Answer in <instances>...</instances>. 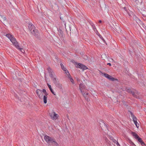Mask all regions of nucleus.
<instances>
[{
    "label": "nucleus",
    "instance_id": "1",
    "mask_svg": "<svg viewBox=\"0 0 146 146\" xmlns=\"http://www.w3.org/2000/svg\"><path fill=\"white\" fill-rule=\"evenodd\" d=\"M5 36L10 39L13 45H14L16 48H18L19 46L18 45L17 42L12 35L10 34H7Z\"/></svg>",
    "mask_w": 146,
    "mask_h": 146
},
{
    "label": "nucleus",
    "instance_id": "2",
    "mask_svg": "<svg viewBox=\"0 0 146 146\" xmlns=\"http://www.w3.org/2000/svg\"><path fill=\"white\" fill-rule=\"evenodd\" d=\"M28 27L29 31L32 34L35 36H38V33L37 30L35 29L34 25L32 24H29Z\"/></svg>",
    "mask_w": 146,
    "mask_h": 146
},
{
    "label": "nucleus",
    "instance_id": "3",
    "mask_svg": "<svg viewBox=\"0 0 146 146\" xmlns=\"http://www.w3.org/2000/svg\"><path fill=\"white\" fill-rule=\"evenodd\" d=\"M48 70L50 74L49 76L52 78L53 82L57 79L54 73L50 68H48Z\"/></svg>",
    "mask_w": 146,
    "mask_h": 146
},
{
    "label": "nucleus",
    "instance_id": "4",
    "mask_svg": "<svg viewBox=\"0 0 146 146\" xmlns=\"http://www.w3.org/2000/svg\"><path fill=\"white\" fill-rule=\"evenodd\" d=\"M131 134L134 137L135 139H137L138 141L141 143L142 145H144L145 146V144L143 141L139 137V136L136 133L132 132H131Z\"/></svg>",
    "mask_w": 146,
    "mask_h": 146
},
{
    "label": "nucleus",
    "instance_id": "5",
    "mask_svg": "<svg viewBox=\"0 0 146 146\" xmlns=\"http://www.w3.org/2000/svg\"><path fill=\"white\" fill-rule=\"evenodd\" d=\"M127 91L132 94L133 96L135 98H137L138 95V92L135 90H132L130 89H127L126 90Z\"/></svg>",
    "mask_w": 146,
    "mask_h": 146
},
{
    "label": "nucleus",
    "instance_id": "6",
    "mask_svg": "<svg viewBox=\"0 0 146 146\" xmlns=\"http://www.w3.org/2000/svg\"><path fill=\"white\" fill-rule=\"evenodd\" d=\"M50 114L51 119L53 120L57 119L58 116V114H56L55 112L53 111L52 113H50Z\"/></svg>",
    "mask_w": 146,
    "mask_h": 146
},
{
    "label": "nucleus",
    "instance_id": "7",
    "mask_svg": "<svg viewBox=\"0 0 146 146\" xmlns=\"http://www.w3.org/2000/svg\"><path fill=\"white\" fill-rule=\"evenodd\" d=\"M53 82L56 86L60 89L62 88V85L59 82L58 79H56V80L54 81Z\"/></svg>",
    "mask_w": 146,
    "mask_h": 146
},
{
    "label": "nucleus",
    "instance_id": "8",
    "mask_svg": "<svg viewBox=\"0 0 146 146\" xmlns=\"http://www.w3.org/2000/svg\"><path fill=\"white\" fill-rule=\"evenodd\" d=\"M36 93L40 98L41 99L42 98L43 95L42 94V93L41 90L37 89L36 90Z\"/></svg>",
    "mask_w": 146,
    "mask_h": 146
},
{
    "label": "nucleus",
    "instance_id": "9",
    "mask_svg": "<svg viewBox=\"0 0 146 146\" xmlns=\"http://www.w3.org/2000/svg\"><path fill=\"white\" fill-rule=\"evenodd\" d=\"M131 117H132V118L133 119V121L134 123V124H135L136 127L137 128H138L139 127V124L137 122V118L133 115H132Z\"/></svg>",
    "mask_w": 146,
    "mask_h": 146
},
{
    "label": "nucleus",
    "instance_id": "10",
    "mask_svg": "<svg viewBox=\"0 0 146 146\" xmlns=\"http://www.w3.org/2000/svg\"><path fill=\"white\" fill-rule=\"evenodd\" d=\"M44 139L48 143H51L53 140L52 138L47 135H46L44 136Z\"/></svg>",
    "mask_w": 146,
    "mask_h": 146
},
{
    "label": "nucleus",
    "instance_id": "11",
    "mask_svg": "<svg viewBox=\"0 0 146 146\" xmlns=\"http://www.w3.org/2000/svg\"><path fill=\"white\" fill-rule=\"evenodd\" d=\"M1 21L4 23L5 25V24H6L7 23V21L6 20V18L3 16H1Z\"/></svg>",
    "mask_w": 146,
    "mask_h": 146
},
{
    "label": "nucleus",
    "instance_id": "12",
    "mask_svg": "<svg viewBox=\"0 0 146 146\" xmlns=\"http://www.w3.org/2000/svg\"><path fill=\"white\" fill-rule=\"evenodd\" d=\"M47 85H48V87L49 88V89H50V90L52 92V93L54 95H55V96L56 95V94L53 91L52 88L50 84H49L48 83L47 84Z\"/></svg>",
    "mask_w": 146,
    "mask_h": 146
},
{
    "label": "nucleus",
    "instance_id": "13",
    "mask_svg": "<svg viewBox=\"0 0 146 146\" xmlns=\"http://www.w3.org/2000/svg\"><path fill=\"white\" fill-rule=\"evenodd\" d=\"M75 66L76 68L81 69L82 65L80 63H76Z\"/></svg>",
    "mask_w": 146,
    "mask_h": 146
},
{
    "label": "nucleus",
    "instance_id": "14",
    "mask_svg": "<svg viewBox=\"0 0 146 146\" xmlns=\"http://www.w3.org/2000/svg\"><path fill=\"white\" fill-rule=\"evenodd\" d=\"M109 80H111L112 81H114L115 80H117V79H115V78L112 77V76L109 75V77H108V78Z\"/></svg>",
    "mask_w": 146,
    "mask_h": 146
},
{
    "label": "nucleus",
    "instance_id": "15",
    "mask_svg": "<svg viewBox=\"0 0 146 146\" xmlns=\"http://www.w3.org/2000/svg\"><path fill=\"white\" fill-rule=\"evenodd\" d=\"M47 95H44L43 97V101L44 104L47 103Z\"/></svg>",
    "mask_w": 146,
    "mask_h": 146
},
{
    "label": "nucleus",
    "instance_id": "16",
    "mask_svg": "<svg viewBox=\"0 0 146 146\" xmlns=\"http://www.w3.org/2000/svg\"><path fill=\"white\" fill-rule=\"evenodd\" d=\"M51 143H52L53 145L56 146H57L58 145L57 143L53 139Z\"/></svg>",
    "mask_w": 146,
    "mask_h": 146
},
{
    "label": "nucleus",
    "instance_id": "17",
    "mask_svg": "<svg viewBox=\"0 0 146 146\" xmlns=\"http://www.w3.org/2000/svg\"><path fill=\"white\" fill-rule=\"evenodd\" d=\"M60 66L62 69L64 71L66 69V68L62 64H60Z\"/></svg>",
    "mask_w": 146,
    "mask_h": 146
},
{
    "label": "nucleus",
    "instance_id": "18",
    "mask_svg": "<svg viewBox=\"0 0 146 146\" xmlns=\"http://www.w3.org/2000/svg\"><path fill=\"white\" fill-rule=\"evenodd\" d=\"M113 141L115 143H116L117 146H119V144L117 141L114 139H113Z\"/></svg>",
    "mask_w": 146,
    "mask_h": 146
},
{
    "label": "nucleus",
    "instance_id": "19",
    "mask_svg": "<svg viewBox=\"0 0 146 146\" xmlns=\"http://www.w3.org/2000/svg\"><path fill=\"white\" fill-rule=\"evenodd\" d=\"M65 73L67 74V75L68 76V77L70 76V74L68 71L66 69V70L64 71Z\"/></svg>",
    "mask_w": 146,
    "mask_h": 146
},
{
    "label": "nucleus",
    "instance_id": "20",
    "mask_svg": "<svg viewBox=\"0 0 146 146\" xmlns=\"http://www.w3.org/2000/svg\"><path fill=\"white\" fill-rule=\"evenodd\" d=\"M42 93L43 92L44 94V95H48V94L47 93L46 90L44 89H43L42 90Z\"/></svg>",
    "mask_w": 146,
    "mask_h": 146
},
{
    "label": "nucleus",
    "instance_id": "21",
    "mask_svg": "<svg viewBox=\"0 0 146 146\" xmlns=\"http://www.w3.org/2000/svg\"><path fill=\"white\" fill-rule=\"evenodd\" d=\"M83 58L85 60H88V58L87 56L84 55L83 56Z\"/></svg>",
    "mask_w": 146,
    "mask_h": 146
},
{
    "label": "nucleus",
    "instance_id": "22",
    "mask_svg": "<svg viewBox=\"0 0 146 146\" xmlns=\"http://www.w3.org/2000/svg\"><path fill=\"white\" fill-rule=\"evenodd\" d=\"M103 74L104 76L107 78H108V77H109V75L107 74L104 73Z\"/></svg>",
    "mask_w": 146,
    "mask_h": 146
},
{
    "label": "nucleus",
    "instance_id": "23",
    "mask_svg": "<svg viewBox=\"0 0 146 146\" xmlns=\"http://www.w3.org/2000/svg\"><path fill=\"white\" fill-rule=\"evenodd\" d=\"M70 79V81L73 83H74V81L72 78L71 77V76H70L68 77Z\"/></svg>",
    "mask_w": 146,
    "mask_h": 146
},
{
    "label": "nucleus",
    "instance_id": "24",
    "mask_svg": "<svg viewBox=\"0 0 146 146\" xmlns=\"http://www.w3.org/2000/svg\"><path fill=\"white\" fill-rule=\"evenodd\" d=\"M87 69L88 68L86 66L83 65V70H85Z\"/></svg>",
    "mask_w": 146,
    "mask_h": 146
},
{
    "label": "nucleus",
    "instance_id": "25",
    "mask_svg": "<svg viewBox=\"0 0 146 146\" xmlns=\"http://www.w3.org/2000/svg\"><path fill=\"white\" fill-rule=\"evenodd\" d=\"M17 48L19 49L22 52H24V50H23V49L21 48H20L19 46L18 48Z\"/></svg>",
    "mask_w": 146,
    "mask_h": 146
},
{
    "label": "nucleus",
    "instance_id": "26",
    "mask_svg": "<svg viewBox=\"0 0 146 146\" xmlns=\"http://www.w3.org/2000/svg\"><path fill=\"white\" fill-rule=\"evenodd\" d=\"M82 84H80L79 88H80V90L81 92H82Z\"/></svg>",
    "mask_w": 146,
    "mask_h": 146
},
{
    "label": "nucleus",
    "instance_id": "27",
    "mask_svg": "<svg viewBox=\"0 0 146 146\" xmlns=\"http://www.w3.org/2000/svg\"><path fill=\"white\" fill-rule=\"evenodd\" d=\"M85 95H88V93H86V94H84V97H85V98L86 99H88V98H87V96H85Z\"/></svg>",
    "mask_w": 146,
    "mask_h": 146
},
{
    "label": "nucleus",
    "instance_id": "28",
    "mask_svg": "<svg viewBox=\"0 0 146 146\" xmlns=\"http://www.w3.org/2000/svg\"><path fill=\"white\" fill-rule=\"evenodd\" d=\"M99 36L103 41H105L104 40V39L102 37V36L101 35H99Z\"/></svg>",
    "mask_w": 146,
    "mask_h": 146
},
{
    "label": "nucleus",
    "instance_id": "29",
    "mask_svg": "<svg viewBox=\"0 0 146 146\" xmlns=\"http://www.w3.org/2000/svg\"><path fill=\"white\" fill-rule=\"evenodd\" d=\"M131 144L132 145H133L134 146H136V145H135V144L133 143L132 142H131Z\"/></svg>",
    "mask_w": 146,
    "mask_h": 146
},
{
    "label": "nucleus",
    "instance_id": "30",
    "mask_svg": "<svg viewBox=\"0 0 146 146\" xmlns=\"http://www.w3.org/2000/svg\"><path fill=\"white\" fill-rule=\"evenodd\" d=\"M107 65H109L110 66H111V64L110 63H108L107 64Z\"/></svg>",
    "mask_w": 146,
    "mask_h": 146
},
{
    "label": "nucleus",
    "instance_id": "31",
    "mask_svg": "<svg viewBox=\"0 0 146 146\" xmlns=\"http://www.w3.org/2000/svg\"><path fill=\"white\" fill-rule=\"evenodd\" d=\"M99 23H101L102 22V21H101V20H100V21H99Z\"/></svg>",
    "mask_w": 146,
    "mask_h": 146
},
{
    "label": "nucleus",
    "instance_id": "32",
    "mask_svg": "<svg viewBox=\"0 0 146 146\" xmlns=\"http://www.w3.org/2000/svg\"><path fill=\"white\" fill-rule=\"evenodd\" d=\"M111 60H112V61H113V60L112 59H111Z\"/></svg>",
    "mask_w": 146,
    "mask_h": 146
},
{
    "label": "nucleus",
    "instance_id": "33",
    "mask_svg": "<svg viewBox=\"0 0 146 146\" xmlns=\"http://www.w3.org/2000/svg\"><path fill=\"white\" fill-rule=\"evenodd\" d=\"M143 146H146V145H145V146L144 145H142Z\"/></svg>",
    "mask_w": 146,
    "mask_h": 146
}]
</instances>
